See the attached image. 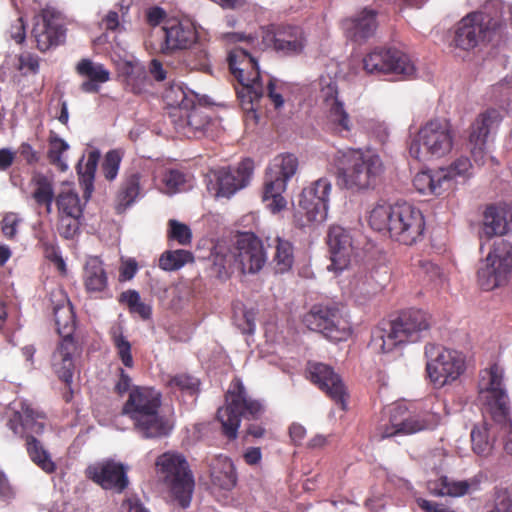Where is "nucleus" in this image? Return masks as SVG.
Instances as JSON below:
<instances>
[{"label": "nucleus", "mask_w": 512, "mask_h": 512, "mask_svg": "<svg viewBox=\"0 0 512 512\" xmlns=\"http://www.w3.org/2000/svg\"><path fill=\"white\" fill-rule=\"evenodd\" d=\"M162 394L153 387L134 386L122 406L121 414L130 419L144 439H160L174 429V421L161 414Z\"/></svg>", "instance_id": "nucleus-1"}, {"label": "nucleus", "mask_w": 512, "mask_h": 512, "mask_svg": "<svg viewBox=\"0 0 512 512\" xmlns=\"http://www.w3.org/2000/svg\"><path fill=\"white\" fill-rule=\"evenodd\" d=\"M369 224L379 232H388L391 239L404 245L419 241L425 230L422 212L409 203L380 204L369 215Z\"/></svg>", "instance_id": "nucleus-2"}, {"label": "nucleus", "mask_w": 512, "mask_h": 512, "mask_svg": "<svg viewBox=\"0 0 512 512\" xmlns=\"http://www.w3.org/2000/svg\"><path fill=\"white\" fill-rule=\"evenodd\" d=\"M432 325V317L421 309L402 311L394 320L377 327L372 334L371 344L388 353L405 343H416L426 337Z\"/></svg>", "instance_id": "nucleus-3"}, {"label": "nucleus", "mask_w": 512, "mask_h": 512, "mask_svg": "<svg viewBox=\"0 0 512 512\" xmlns=\"http://www.w3.org/2000/svg\"><path fill=\"white\" fill-rule=\"evenodd\" d=\"M338 181L350 190L374 188L381 178L384 166L376 154L360 149L338 150L333 157Z\"/></svg>", "instance_id": "nucleus-4"}, {"label": "nucleus", "mask_w": 512, "mask_h": 512, "mask_svg": "<svg viewBox=\"0 0 512 512\" xmlns=\"http://www.w3.org/2000/svg\"><path fill=\"white\" fill-rule=\"evenodd\" d=\"M262 413V404L249 397L242 380L234 377L225 393V405L217 411L224 436L230 440L236 439L241 418L258 419Z\"/></svg>", "instance_id": "nucleus-5"}, {"label": "nucleus", "mask_w": 512, "mask_h": 512, "mask_svg": "<svg viewBox=\"0 0 512 512\" xmlns=\"http://www.w3.org/2000/svg\"><path fill=\"white\" fill-rule=\"evenodd\" d=\"M229 69L238 81L237 96L246 111L254 109V103L263 96L264 89L256 59L245 49L233 48L227 57Z\"/></svg>", "instance_id": "nucleus-6"}, {"label": "nucleus", "mask_w": 512, "mask_h": 512, "mask_svg": "<svg viewBox=\"0 0 512 512\" xmlns=\"http://www.w3.org/2000/svg\"><path fill=\"white\" fill-rule=\"evenodd\" d=\"M155 466L173 499L183 509L189 507L195 482L186 458L178 452H164L157 457Z\"/></svg>", "instance_id": "nucleus-7"}, {"label": "nucleus", "mask_w": 512, "mask_h": 512, "mask_svg": "<svg viewBox=\"0 0 512 512\" xmlns=\"http://www.w3.org/2000/svg\"><path fill=\"white\" fill-rule=\"evenodd\" d=\"M441 421V415L433 408L422 412L410 411L404 404H395L388 410L387 421L376 428L381 440L395 436H408L424 430L436 428Z\"/></svg>", "instance_id": "nucleus-8"}, {"label": "nucleus", "mask_w": 512, "mask_h": 512, "mask_svg": "<svg viewBox=\"0 0 512 512\" xmlns=\"http://www.w3.org/2000/svg\"><path fill=\"white\" fill-rule=\"evenodd\" d=\"M455 134L447 119H432L423 125L409 146L411 157L424 161L448 155L454 145Z\"/></svg>", "instance_id": "nucleus-9"}, {"label": "nucleus", "mask_w": 512, "mask_h": 512, "mask_svg": "<svg viewBox=\"0 0 512 512\" xmlns=\"http://www.w3.org/2000/svg\"><path fill=\"white\" fill-rule=\"evenodd\" d=\"M479 401L484 410L498 423L510 419V402L504 385V370L497 363L480 370L478 380Z\"/></svg>", "instance_id": "nucleus-10"}, {"label": "nucleus", "mask_w": 512, "mask_h": 512, "mask_svg": "<svg viewBox=\"0 0 512 512\" xmlns=\"http://www.w3.org/2000/svg\"><path fill=\"white\" fill-rule=\"evenodd\" d=\"M298 168V159L293 154H283L274 158L266 169L262 201L273 214L279 213L287 206L283 196L287 182L294 176Z\"/></svg>", "instance_id": "nucleus-11"}, {"label": "nucleus", "mask_w": 512, "mask_h": 512, "mask_svg": "<svg viewBox=\"0 0 512 512\" xmlns=\"http://www.w3.org/2000/svg\"><path fill=\"white\" fill-rule=\"evenodd\" d=\"M424 354L427 377L436 388L454 383L466 370L465 357L457 350L428 343Z\"/></svg>", "instance_id": "nucleus-12"}, {"label": "nucleus", "mask_w": 512, "mask_h": 512, "mask_svg": "<svg viewBox=\"0 0 512 512\" xmlns=\"http://www.w3.org/2000/svg\"><path fill=\"white\" fill-rule=\"evenodd\" d=\"M303 323L335 342L347 340L352 332L344 306L336 302L314 304L304 315Z\"/></svg>", "instance_id": "nucleus-13"}, {"label": "nucleus", "mask_w": 512, "mask_h": 512, "mask_svg": "<svg viewBox=\"0 0 512 512\" xmlns=\"http://www.w3.org/2000/svg\"><path fill=\"white\" fill-rule=\"evenodd\" d=\"M501 26L502 19L497 11L492 14L485 8L471 12L458 22L453 39L454 45L466 51L473 49L480 42L490 41Z\"/></svg>", "instance_id": "nucleus-14"}, {"label": "nucleus", "mask_w": 512, "mask_h": 512, "mask_svg": "<svg viewBox=\"0 0 512 512\" xmlns=\"http://www.w3.org/2000/svg\"><path fill=\"white\" fill-rule=\"evenodd\" d=\"M512 273V244L500 240L493 244L477 270V282L484 291H492L508 284Z\"/></svg>", "instance_id": "nucleus-15"}, {"label": "nucleus", "mask_w": 512, "mask_h": 512, "mask_svg": "<svg viewBox=\"0 0 512 512\" xmlns=\"http://www.w3.org/2000/svg\"><path fill=\"white\" fill-rule=\"evenodd\" d=\"M331 189V182L327 178H319L302 190L294 214L296 226L304 228L326 220Z\"/></svg>", "instance_id": "nucleus-16"}, {"label": "nucleus", "mask_w": 512, "mask_h": 512, "mask_svg": "<svg viewBox=\"0 0 512 512\" xmlns=\"http://www.w3.org/2000/svg\"><path fill=\"white\" fill-rule=\"evenodd\" d=\"M307 35L298 25L270 24L261 28V44L283 57L301 55L307 46Z\"/></svg>", "instance_id": "nucleus-17"}, {"label": "nucleus", "mask_w": 512, "mask_h": 512, "mask_svg": "<svg viewBox=\"0 0 512 512\" xmlns=\"http://www.w3.org/2000/svg\"><path fill=\"white\" fill-rule=\"evenodd\" d=\"M83 350V342L78 337L60 338L52 353L51 366L58 379L65 384L63 398L67 403L73 398V377L79 368Z\"/></svg>", "instance_id": "nucleus-18"}, {"label": "nucleus", "mask_w": 512, "mask_h": 512, "mask_svg": "<svg viewBox=\"0 0 512 512\" xmlns=\"http://www.w3.org/2000/svg\"><path fill=\"white\" fill-rule=\"evenodd\" d=\"M67 29L62 14L54 8L46 7L34 17L32 37L36 48L44 53L62 45Z\"/></svg>", "instance_id": "nucleus-19"}, {"label": "nucleus", "mask_w": 512, "mask_h": 512, "mask_svg": "<svg viewBox=\"0 0 512 512\" xmlns=\"http://www.w3.org/2000/svg\"><path fill=\"white\" fill-rule=\"evenodd\" d=\"M368 74H395L403 78L414 74L415 67L407 54L395 48H376L363 58Z\"/></svg>", "instance_id": "nucleus-20"}, {"label": "nucleus", "mask_w": 512, "mask_h": 512, "mask_svg": "<svg viewBox=\"0 0 512 512\" xmlns=\"http://www.w3.org/2000/svg\"><path fill=\"white\" fill-rule=\"evenodd\" d=\"M160 31L161 40L155 49L165 55L189 49L198 39L194 24L187 19H167Z\"/></svg>", "instance_id": "nucleus-21"}, {"label": "nucleus", "mask_w": 512, "mask_h": 512, "mask_svg": "<svg viewBox=\"0 0 512 512\" xmlns=\"http://www.w3.org/2000/svg\"><path fill=\"white\" fill-rule=\"evenodd\" d=\"M236 263L243 274L258 273L266 264L267 256L263 243L252 232H241L233 246Z\"/></svg>", "instance_id": "nucleus-22"}, {"label": "nucleus", "mask_w": 512, "mask_h": 512, "mask_svg": "<svg viewBox=\"0 0 512 512\" xmlns=\"http://www.w3.org/2000/svg\"><path fill=\"white\" fill-rule=\"evenodd\" d=\"M502 119L503 116L498 109L488 108L472 122L469 128L468 146L477 164H484L488 136L500 125Z\"/></svg>", "instance_id": "nucleus-23"}, {"label": "nucleus", "mask_w": 512, "mask_h": 512, "mask_svg": "<svg viewBox=\"0 0 512 512\" xmlns=\"http://www.w3.org/2000/svg\"><path fill=\"white\" fill-rule=\"evenodd\" d=\"M86 477L105 490L122 493L129 485L127 468L121 462L106 459L89 465Z\"/></svg>", "instance_id": "nucleus-24"}, {"label": "nucleus", "mask_w": 512, "mask_h": 512, "mask_svg": "<svg viewBox=\"0 0 512 512\" xmlns=\"http://www.w3.org/2000/svg\"><path fill=\"white\" fill-rule=\"evenodd\" d=\"M307 372L310 380L319 387L330 399L346 409L348 397L346 386L334 368L321 362H309Z\"/></svg>", "instance_id": "nucleus-25"}, {"label": "nucleus", "mask_w": 512, "mask_h": 512, "mask_svg": "<svg viewBox=\"0 0 512 512\" xmlns=\"http://www.w3.org/2000/svg\"><path fill=\"white\" fill-rule=\"evenodd\" d=\"M321 97L326 115V125L338 135L349 134L353 123L346 111L343 101L339 99L338 87L335 82L328 83L321 89Z\"/></svg>", "instance_id": "nucleus-26"}, {"label": "nucleus", "mask_w": 512, "mask_h": 512, "mask_svg": "<svg viewBox=\"0 0 512 512\" xmlns=\"http://www.w3.org/2000/svg\"><path fill=\"white\" fill-rule=\"evenodd\" d=\"M254 161L243 159L235 168H221L215 173L217 196L230 197L238 190L246 187L253 175Z\"/></svg>", "instance_id": "nucleus-27"}, {"label": "nucleus", "mask_w": 512, "mask_h": 512, "mask_svg": "<svg viewBox=\"0 0 512 512\" xmlns=\"http://www.w3.org/2000/svg\"><path fill=\"white\" fill-rule=\"evenodd\" d=\"M327 245L331 260L328 270L342 272L349 266L353 254L350 232L339 225L331 226L327 233Z\"/></svg>", "instance_id": "nucleus-28"}, {"label": "nucleus", "mask_w": 512, "mask_h": 512, "mask_svg": "<svg viewBox=\"0 0 512 512\" xmlns=\"http://www.w3.org/2000/svg\"><path fill=\"white\" fill-rule=\"evenodd\" d=\"M46 417L42 412L35 410L27 402L21 403V408L16 411L8 421V427L22 438L28 435H40L45 428Z\"/></svg>", "instance_id": "nucleus-29"}, {"label": "nucleus", "mask_w": 512, "mask_h": 512, "mask_svg": "<svg viewBox=\"0 0 512 512\" xmlns=\"http://www.w3.org/2000/svg\"><path fill=\"white\" fill-rule=\"evenodd\" d=\"M75 72L84 79L80 90L84 93H99L101 85L111 79V72L104 64L82 58L75 66Z\"/></svg>", "instance_id": "nucleus-30"}, {"label": "nucleus", "mask_w": 512, "mask_h": 512, "mask_svg": "<svg viewBox=\"0 0 512 512\" xmlns=\"http://www.w3.org/2000/svg\"><path fill=\"white\" fill-rule=\"evenodd\" d=\"M492 421L493 423L484 420L474 425L471 430L472 451L480 457H487L492 453L500 429L507 423H498L493 419Z\"/></svg>", "instance_id": "nucleus-31"}, {"label": "nucleus", "mask_w": 512, "mask_h": 512, "mask_svg": "<svg viewBox=\"0 0 512 512\" xmlns=\"http://www.w3.org/2000/svg\"><path fill=\"white\" fill-rule=\"evenodd\" d=\"M56 300L53 302V314L56 330L60 338H75L76 316L73 306L67 295L62 291L52 294Z\"/></svg>", "instance_id": "nucleus-32"}, {"label": "nucleus", "mask_w": 512, "mask_h": 512, "mask_svg": "<svg viewBox=\"0 0 512 512\" xmlns=\"http://www.w3.org/2000/svg\"><path fill=\"white\" fill-rule=\"evenodd\" d=\"M376 16L375 10L364 8L356 16L347 19L345 26L349 37L360 42L373 36L377 28Z\"/></svg>", "instance_id": "nucleus-33"}, {"label": "nucleus", "mask_w": 512, "mask_h": 512, "mask_svg": "<svg viewBox=\"0 0 512 512\" xmlns=\"http://www.w3.org/2000/svg\"><path fill=\"white\" fill-rule=\"evenodd\" d=\"M83 282L88 293H101L107 289L108 277L99 257H90L83 270Z\"/></svg>", "instance_id": "nucleus-34"}, {"label": "nucleus", "mask_w": 512, "mask_h": 512, "mask_svg": "<svg viewBox=\"0 0 512 512\" xmlns=\"http://www.w3.org/2000/svg\"><path fill=\"white\" fill-rule=\"evenodd\" d=\"M507 211L504 207L488 205L483 213V226L480 237L490 240L495 236H502L508 231L506 220Z\"/></svg>", "instance_id": "nucleus-35"}, {"label": "nucleus", "mask_w": 512, "mask_h": 512, "mask_svg": "<svg viewBox=\"0 0 512 512\" xmlns=\"http://www.w3.org/2000/svg\"><path fill=\"white\" fill-rule=\"evenodd\" d=\"M206 109L193 101V106L184 108L179 112L178 129L184 130V134L190 136L202 131L209 124V117Z\"/></svg>", "instance_id": "nucleus-36"}, {"label": "nucleus", "mask_w": 512, "mask_h": 512, "mask_svg": "<svg viewBox=\"0 0 512 512\" xmlns=\"http://www.w3.org/2000/svg\"><path fill=\"white\" fill-rule=\"evenodd\" d=\"M446 175L440 169L421 171L415 175L413 185L421 194L441 195L448 190Z\"/></svg>", "instance_id": "nucleus-37"}, {"label": "nucleus", "mask_w": 512, "mask_h": 512, "mask_svg": "<svg viewBox=\"0 0 512 512\" xmlns=\"http://www.w3.org/2000/svg\"><path fill=\"white\" fill-rule=\"evenodd\" d=\"M140 193V174L132 173L126 176L116 196L115 211L122 214L132 205Z\"/></svg>", "instance_id": "nucleus-38"}, {"label": "nucleus", "mask_w": 512, "mask_h": 512, "mask_svg": "<svg viewBox=\"0 0 512 512\" xmlns=\"http://www.w3.org/2000/svg\"><path fill=\"white\" fill-rule=\"evenodd\" d=\"M37 239L38 244L43 251L44 257L52 262L62 275H65L67 273L66 263L60 254L56 237L41 231L38 233Z\"/></svg>", "instance_id": "nucleus-39"}, {"label": "nucleus", "mask_w": 512, "mask_h": 512, "mask_svg": "<svg viewBox=\"0 0 512 512\" xmlns=\"http://www.w3.org/2000/svg\"><path fill=\"white\" fill-rule=\"evenodd\" d=\"M211 260L219 278L228 276L233 265H237L234 249L222 244H217L213 248Z\"/></svg>", "instance_id": "nucleus-40"}, {"label": "nucleus", "mask_w": 512, "mask_h": 512, "mask_svg": "<svg viewBox=\"0 0 512 512\" xmlns=\"http://www.w3.org/2000/svg\"><path fill=\"white\" fill-rule=\"evenodd\" d=\"M294 246L283 238L276 237L272 262L277 273L288 272L294 264Z\"/></svg>", "instance_id": "nucleus-41"}, {"label": "nucleus", "mask_w": 512, "mask_h": 512, "mask_svg": "<svg viewBox=\"0 0 512 512\" xmlns=\"http://www.w3.org/2000/svg\"><path fill=\"white\" fill-rule=\"evenodd\" d=\"M25 439L30 459L46 473H53L56 470V465L42 443L33 435H28Z\"/></svg>", "instance_id": "nucleus-42"}, {"label": "nucleus", "mask_w": 512, "mask_h": 512, "mask_svg": "<svg viewBox=\"0 0 512 512\" xmlns=\"http://www.w3.org/2000/svg\"><path fill=\"white\" fill-rule=\"evenodd\" d=\"M165 103L181 112L184 108L193 106L195 96L191 92H187L180 83L170 84L163 92Z\"/></svg>", "instance_id": "nucleus-43"}, {"label": "nucleus", "mask_w": 512, "mask_h": 512, "mask_svg": "<svg viewBox=\"0 0 512 512\" xmlns=\"http://www.w3.org/2000/svg\"><path fill=\"white\" fill-rule=\"evenodd\" d=\"M100 159V152L94 150L89 152L84 169L78 168L79 183L83 187L84 196L90 197L93 191V183L97 165Z\"/></svg>", "instance_id": "nucleus-44"}, {"label": "nucleus", "mask_w": 512, "mask_h": 512, "mask_svg": "<svg viewBox=\"0 0 512 512\" xmlns=\"http://www.w3.org/2000/svg\"><path fill=\"white\" fill-rule=\"evenodd\" d=\"M35 190L32 197L40 206H46L47 212L51 211V205L54 199V188L52 180L46 175L38 174L34 177Z\"/></svg>", "instance_id": "nucleus-45"}, {"label": "nucleus", "mask_w": 512, "mask_h": 512, "mask_svg": "<svg viewBox=\"0 0 512 512\" xmlns=\"http://www.w3.org/2000/svg\"><path fill=\"white\" fill-rule=\"evenodd\" d=\"M193 261L194 256L190 251L184 249L165 251L159 259V267L165 271H175Z\"/></svg>", "instance_id": "nucleus-46"}, {"label": "nucleus", "mask_w": 512, "mask_h": 512, "mask_svg": "<svg viewBox=\"0 0 512 512\" xmlns=\"http://www.w3.org/2000/svg\"><path fill=\"white\" fill-rule=\"evenodd\" d=\"M48 142L47 158L50 164L57 167L60 171H66L68 165L63 159V153L69 149V144L55 133L49 136Z\"/></svg>", "instance_id": "nucleus-47"}, {"label": "nucleus", "mask_w": 512, "mask_h": 512, "mask_svg": "<svg viewBox=\"0 0 512 512\" xmlns=\"http://www.w3.org/2000/svg\"><path fill=\"white\" fill-rule=\"evenodd\" d=\"M58 215L82 216L83 209L80 198L73 191H63L56 198Z\"/></svg>", "instance_id": "nucleus-48"}, {"label": "nucleus", "mask_w": 512, "mask_h": 512, "mask_svg": "<svg viewBox=\"0 0 512 512\" xmlns=\"http://www.w3.org/2000/svg\"><path fill=\"white\" fill-rule=\"evenodd\" d=\"M222 469L211 473L212 482L225 490H231L236 486L237 476L232 461L224 457L221 459Z\"/></svg>", "instance_id": "nucleus-49"}, {"label": "nucleus", "mask_w": 512, "mask_h": 512, "mask_svg": "<svg viewBox=\"0 0 512 512\" xmlns=\"http://www.w3.org/2000/svg\"><path fill=\"white\" fill-rule=\"evenodd\" d=\"M110 336L117 350V355L123 365L127 368H132L134 366V360L131 352V344L123 335L121 327L112 328Z\"/></svg>", "instance_id": "nucleus-50"}, {"label": "nucleus", "mask_w": 512, "mask_h": 512, "mask_svg": "<svg viewBox=\"0 0 512 512\" xmlns=\"http://www.w3.org/2000/svg\"><path fill=\"white\" fill-rule=\"evenodd\" d=\"M120 301L127 304L130 313L139 315L143 320H148L152 315L151 305L141 301L140 295L135 290L123 292Z\"/></svg>", "instance_id": "nucleus-51"}, {"label": "nucleus", "mask_w": 512, "mask_h": 512, "mask_svg": "<svg viewBox=\"0 0 512 512\" xmlns=\"http://www.w3.org/2000/svg\"><path fill=\"white\" fill-rule=\"evenodd\" d=\"M472 164L468 157L461 156L454 160L448 167L440 168L444 174H447L445 180H447V189L453 185V180L456 177H469L471 175Z\"/></svg>", "instance_id": "nucleus-52"}, {"label": "nucleus", "mask_w": 512, "mask_h": 512, "mask_svg": "<svg viewBox=\"0 0 512 512\" xmlns=\"http://www.w3.org/2000/svg\"><path fill=\"white\" fill-rule=\"evenodd\" d=\"M123 153L120 150H110L105 154L101 165L102 173L106 180L113 181L119 172Z\"/></svg>", "instance_id": "nucleus-53"}, {"label": "nucleus", "mask_w": 512, "mask_h": 512, "mask_svg": "<svg viewBox=\"0 0 512 512\" xmlns=\"http://www.w3.org/2000/svg\"><path fill=\"white\" fill-rule=\"evenodd\" d=\"M167 237L169 240H174L180 245H188L192 240V233L189 226L181 223L175 219H171L168 222Z\"/></svg>", "instance_id": "nucleus-54"}, {"label": "nucleus", "mask_w": 512, "mask_h": 512, "mask_svg": "<svg viewBox=\"0 0 512 512\" xmlns=\"http://www.w3.org/2000/svg\"><path fill=\"white\" fill-rule=\"evenodd\" d=\"M162 183L167 193L179 192L186 183V174L179 169H168L163 174Z\"/></svg>", "instance_id": "nucleus-55"}, {"label": "nucleus", "mask_w": 512, "mask_h": 512, "mask_svg": "<svg viewBox=\"0 0 512 512\" xmlns=\"http://www.w3.org/2000/svg\"><path fill=\"white\" fill-rule=\"evenodd\" d=\"M82 216L58 215L57 230L61 237L73 239L79 232Z\"/></svg>", "instance_id": "nucleus-56"}, {"label": "nucleus", "mask_w": 512, "mask_h": 512, "mask_svg": "<svg viewBox=\"0 0 512 512\" xmlns=\"http://www.w3.org/2000/svg\"><path fill=\"white\" fill-rule=\"evenodd\" d=\"M491 98L501 104H509L512 99V75L491 86Z\"/></svg>", "instance_id": "nucleus-57"}, {"label": "nucleus", "mask_w": 512, "mask_h": 512, "mask_svg": "<svg viewBox=\"0 0 512 512\" xmlns=\"http://www.w3.org/2000/svg\"><path fill=\"white\" fill-rule=\"evenodd\" d=\"M17 70L26 74H37L40 69V58L31 52H23L18 57Z\"/></svg>", "instance_id": "nucleus-58"}, {"label": "nucleus", "mask_w": 512, "mask_h": 512, "mask_svg": "<svg viewBox=\"0 0 512 512\" xmlns=\"http://www.w3.org/2000/svg\"><path fill=\"white\" fill-rule=\"evenodd\" d=\"M21 218L14 212H8L0 222V228L3 236L8 240H14L17 236L18 226Z\"/></svg>", "instance_id": "nucleus-59"}, {"label": "nucleus", "mask_w": 512, "mask_h": 512, "mask_svg": "<svg viewBox=\"0 0 512 512\" xmlns=\"http://www.w3.org/2000/svg\"><path fill=\"white\" fill-rule=\"evenodd\" d=\"M474 484L473 481L469 480H453L447 477V486L445 487L444 496L450 497H461L466 495L471 486Z\"/></svg>", "instance_id": "nucleus-60"}, {"label": "nucleus", "mask_w": 512, "mask_h": 512, "mask_svg": "<svg viewBox=\"0 0 512 512\" xmlns=\"http://www.w3.org/2000/svg\"><path fill=\"white\" fill-rule=\"evenodd\" d=\"M490 512H512V491L501 489L496 492L494 509Z\"/></svg>", "instance_id": "nucleus-61"}, {"label": "nucleus", "mask_w": 512, "mask_h": 512, "mask_svg": "<svg viewBox=\"0 0 512 512\" xmlns=\"http://www.w3.org/2000/svg\"><path fill=\"white\" fill-rule=\"evenodd\" d=\"M169 386L177 387L183 391L194 392L197 388V381L194 377L187 374H179L170 379Z\"/></svg>", "instance_id": "nucleus-62"}, {"label": "nucleus", "mask_w": 512, "mask_h": 512, "mask_svg": "<svg viewBox=\"0 0 512 512\" xmlns=\"http://www.w3.org/2000/svg\"><path fill=\"white\" fill-rule=\"evenodd\" d=\"M118 372V380L115 383L114 391L119 396H122L125 393L130 392V390L133 388L131 387L132 379L123 368H119Z\"/></svg>", "instance_id": "nucleus-63"}, {"label": "nucleus", "mask_w": 512, "mask_h": 512, "mask_svg": "<svg viewBox=\"0 0 512 512\" xmlns=\"http://www.w3.org/2000/svg\"><path fill=\"white\" fill-rule=\"evenodd\" d=\"M446 486L447 476H440L436 479H431L426 483L427 491L435 497H443Z\"/></svg>", "instance_id": "nucleus-64"}]
</instances>
